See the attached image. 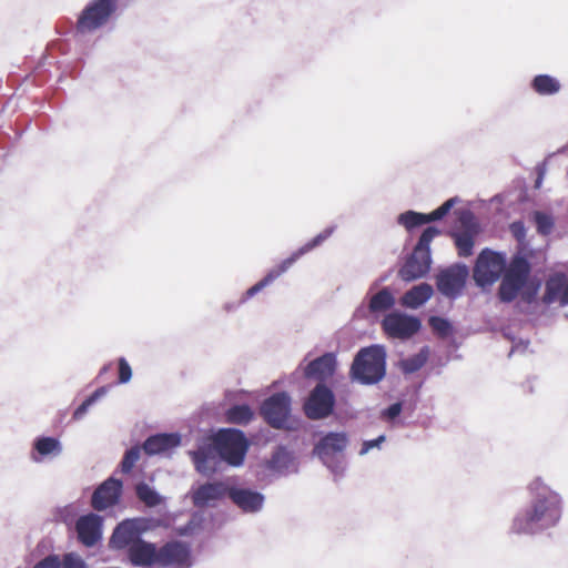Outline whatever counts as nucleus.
<instances>
[{"label":"nucleus","instance_id":"nucleus-1","mask_svg":"<svg viewBox=\"0 0 568 568\" xmlns=\"http://www.w3.org/2000/svg\"><path fill=\"white\" fill-rule=\"evenodd\" d=\"M532 494L530 506L518 514L511 525L515 534H535L554 527L561 517V498L542 483L540 478L529 484Z\"/></svg>","mask_w":568,"mask_h":568},{"label":"nucleus","instance_id":"nucleus-2","mask_svg":"<svg viewBox=\"0 0 568 568\" xmlns=\"http://www.w3.org/2000/svg\"><path fill=\"white\" fill-rule=\"evenodd\" d=\"M386 373V353L383 346L372 345L362 348L351 366V377L364 385L376 384Z\"/></svg>","mask_w":568,"mask_h":568},{"label":"nucleus","instance_id":"nucleus-3","mask_svg":"<svg viewBox=\"0 0 568 568\" xmlns=\"http://www.w3.org/2000/svg\"><path fill=\"white\" fill-rule=\"evenodd\" d=\"M440 231L435 226L426 227L413 253L407 257L404 265L400 267L398 275L405 282H412L425 276L430 268V243L435 236L439 235Z\"/></svg>","mask_w":568,"mask_h":568},{"label":"nucleus","instance_id":"nucleus-4","mask_svg":"<svg viewBox=\"0 0 568 568\" xmlns=\"http://www.w3.org/2000/svg\"><path fill=\"white\" fill-rule=\"evenodd\" d=\"M121 0H90L78 16L77 31L92 34L116 17Z\"/></svg>","mask_w":568,"mask_h":568},{"label":"nucleus","instance_id":"nucleus-5","mask_svg":"<svg viewBox=\"0 0 568 568\" xmlns=\"http://www.w3.org/2000/svg\"><path fill=\"white\" fill-rule=\"evenodd\" d=\"M528 256H531V252L520 247L518 253L511 258L498 288L500 301L506 303L514 301L519 291L525 286L531 271Z\"/></svg>","mask_w":568,"mask_h":568},{"label":"nucleus","instance_id":"nucleus-6","mask_svg":"<svg viewBox=\"0 0 568 568\" xmlns=\"http://www.w3.org/2000/svg\"><path fill=\"white\" fill-rule=\"evenodd\" d=\"M248 440L240 429L224 428L215 432V453L227 465L239 467L248 449Z\"/></svg>","mask_w":568,"mask_h":568},{"label":"nucleus","instance_id":"nucleus-7","mask_svg":"<svg viewBox=\"0 0 568 568\" xmlns=\"http://www.w3.org/2000/svg\"><path fill=\"white\" fill-rule=\"evenodd\" d=\"M332 234L331 229L324 230L322 233L317 234L314 239L305 243L297 251L291 254L287 258L283 260L278 265L274 266L268 273L256 284L250 287L245 295L246 297H252L264 287L273 283L276 278H278L282 274H284L301 256L308 253L316 246L321 245L325 240H327Z\"/></svg>","mask_w":568,"mask_h":568},{"label":"nucleus","instance_id":"nucleus-8","mask_svg":"<svg viewBox=\"0 0 568 568\" xmlns=\"http://www.w3.org/2000/svg\"><path fill=\"white\" fill-rule=\"evenodd\" d=\"M506 270L505 256L485 248L477 256L473 277L478 286L485 287L494 284Z\"/></svg>","mask_w":568,"mask_h":568},{"label":"nucleus","instance_id":"nucleus-9","mask_svg":"<svg viewBox=\"0 0 568 568\" xmlns=\"http://www.w3.org/2000/svg\"><path fill=\"white\" fill-rule=\"evenodd\" d=\"M334 392L324 383H317L303 403V413L311 420L329 417L335 408Z\"/></svg>","mask_w":568,"mask_h":568},{"label":"nucleus","instance_id":"nucleus-10","mask_svg":"<svg viewBox=\"0 0 568 568\" xmlns=\"http://www.w3.org/2000/svg\"><path fill=\"white\" fill-rule=\"evenodd\" d=\"M291 403L286 392L275 393L264 399L260 414L271 427L282 429L291 415Z\"/></svg>","mask_w":568,"mask_h":568},{"label":"nucleus","instance_id":"nucleus-11","mask_svg":"<svg viewBox=\"0 0 568 568\" xmlns=\"http://www.w3.org/2000/svg\"><path fill=\"white\" fill-rule=\"evenodd\" d=\"M148 530V521L143 518L125 519L116 525L110 538V547L121 550L130 548L142 540V535Z\"/></svg>","mask_w":568,"mask_h":568},{"label":"nucleus","instance_id":"nucleus-12","mask_svg":"<svg viewBox=\"0 0 568 568\" xmlns=\"http://www.w3.org/2000/svg\"><path fill=\"white\" fill-rule=\"evenodd\" d=\"M460 229L450 233L454 239L457 253L462 257L473 254L475 239L479 233V225L470 211H462L458 216Z\"/></svg>","mask_w":568,"mask_h":568},{"label":"nucleus","instance_id":"nucleus-13","mask_svg":"<svg viewBox=\"0 0 568 568\" xmlns=\"http://www.w3.org/2000/svg\"><path fill=\"white\" fill-rule=\"evenodd\" d=\"M419 318L399 312L387 314L382 327L385 334L392 338L408 339L420 329Z\"/></svg>","mask_w":568,"mask_h":568},{"label":"nucleus","instance_id":"nucleus-14","mask_svg":"<svg viewBox=\"0 0 568 568\" xmlns=\"http://www.w3.org/2000/svg\"><path fill=\"white\" fill-rule=\"evenodd\" d=\"M224 496H227L244 511H257L262 508L264 500L260 493L244 488L227 487L223 483L215 481V499Z\"/></svg>","mask_w":568,"mask_h":568},{"label":"nucleus","instance_id":"nucleus-15","mask_svg":"<svg viewBox=\"0 0 568 568\" xmlns=\"http://www.w3.org/2000/svg\"><path fill=\"white\" fill-rule=\"evenodd\" d=\"M468 276L466 265L456 264L442 271L436 277L438 291L450 298L460 294Z\"/></svg>","mask_w":568,"mask_h":568},{"label":"nucleus","instance_id":"nucleus-16","mask_svg":"<svg viewBox=\"0 0 568 568\" xmlns=\"http://www.w3.org/2000/svg\"><path fill=\"white\" fill-rule=\"evenodd\" d=\"M158 565L191 567V549L186 542L171 540L158 548Z\"/></svg>","mask_w":568,"mask_h":568},{"label":"nucleus","instance_id":"nucleus-17","mask_svg":"<svg viewBox=\"0 0 568 568\" xmlns=\"http://www.w3.org/2000/svg\"><path fill=\"white\" fill-rule=\"evenodd\" d=\"M182 436L180 433H156L146 437L142 444L145 455L170 457L181 446Z\"/></svg>","mask_w":568,"mask_h":568},{"label":"nucleus","instance_id":"nucleus-18","mask_svg":"<svg viewBox=\"0 0 568 568\" xmlns=\"http://www.w3.org/2000/svg\"><path fill=\"white\" fill-rule=\"evenodd\" d=\"M122 480L110 477L94 490L91 505L98 511H103L119 503L122 494Z\"/></svg>","mask_w":568,"mask_h":568},{"label":"nucleus","instance_id":"nucleus-19","mask_svg":"<svg viewBox=\"0 0 568 568\" xmlns=\"http://www.w3.org/2000/svg\"><path fill=\"white\" fill-rule=\"evenodd\" d=\"M457 201V197H452L429 214L407 211L398 216V223L407 230H413L423 224L442 220L452 210Z\"/></svg>","mask_w":568,"mask_h":568},{"label":"nucleus","instance_id":"nucleus-20","mask_svg":"<svg viewBox=\"0 0 568 568\" xmlns=\"http://www.w3.org/2000/svg\"><path fill=\"white\" fill-rule=\"evenodd\" d=\"M102 525L103 519L97 514L80 516L75 523L80 542L87 547L94 546L102 538Z\"/></svg>","mask_w":568,"mask_h":568},{"label":"nucleus","instance_id":"nucleus-21","mask_svg":"<svg viewBox=\"0 0 568 568\" xmlns=\"http://www.w3.org/2000/svg\"><path fill=\"white\" fill-rule=\"evenodd\" d=\"M336 366L337 362L335 354L325 353L324 355L311 361L305 366L304 376L325 384V382L332 378L335 374Z\"/></svg>","mask_w":568,"mask_h":568},{"label":"nucleus","instance_id":"nucleus-22","mask_svg":"<svg viewBox=\"0 0 568 568\" xmlns=\"http://www.w3.org/2000/svg\"><path fill=\"white\" fill-rule=\"evenodd\" d=\"M348 444L347 434L344 432H331L323 436L314 446L313 453L318 456L323 462L329 457L342 453Z\"/></svg>","mask_w":568,"mask_h":568},{"label":"nucleus","instance_id":"nucleus-23","mask_svg":"<svg viewBox=\"0 0 568 568\" xmlns=\"http://www.w3.org/2000/svg\"><path fill=\"white\" fill-rule=\"evenodd\" d=\"M128 558L133 567L149 568L158 565L156 545L142 539L128 549Z\"/></svg>","mask_w":568,"mask_h":568},{"label":"nucleus","instance_id":"nucleus-24","mask_svg":"<svg viewBox=\"0 0 568 568\" xmlns=\"http://www.w3.org/2000/svg\"><path fill=\"white\" fill-rule=\"evenodd\" d=\"M542 301L545 304L559 301L561 305H568V281L564 273L555 274L546 282Z\"/></svg>","mask_w":568,"mask_h":568},{"label":"nucleus","instance_id":"nucleus-25","mask_svg":"<svg viewBox=\"0 0 568 568\" xmlns=\"http://www.w3.org/2000/svg\"><path fill=\"white\" fill-rule=\"evenodd\" d=\"M32 446L30 459L34 463H41L45 457H57L62 453L61 442L51 436L37 437Z\"/></svg>","mask_w":568,"mask_h":568},{"label":"nucleus","instance_id":"nucleus-26","mask_svg":"<svg viewBox=\"0 0 568 568\" xmlns=\"http://www.w3.org/2000/svg\"><path fill=\"white\" fill-rule=\"evenodd\" d=\"M207 443L199 447L196 450H191L189 454L192 457L195 469L202 474L210 476L211 468L209 463L213 459V430L210 429L207 434Z\"/></svg>","mask_w":568,"mask_h":568},{"label":"nucleus","instance_id":"nucleus-27","mask_svg":"<svg viewBox=\"0 0 568 568\" xmlns=\"http://www.w3.org/2000/svg\"><path fill=\"white\" fill-rule=\"evenodd\" d=\"M433 295V287L427 283L413 286L402 297V304L409 308H417Z\"/></svg>","mask_w":568,"mask_h":568},{"label":"nucleus","instance_id":"nucleus-28","mask_svg":"<svg viewBox=\"0 0 568 568\" xmlns=\"http://www.w3.org/2000/svg\"><path fill=\"white\" fill-rule=\"evenodd\" d=\"M531 88L540 95H552L559 92L561 85L557 79L548 74H539L534 78Z\"/></svg>","mask_w":568,"mask_h":568},{"label":"nucleus","instance_id":"nucleus-29","mask_svg":"<svg viewBox=\"0 0 568 568\" xmlns=\"http://www.w3.org/2000/svg\"><path fill=\"white\" fill-rule=\"evenodd\" d=\"M195 507L202 508L213 501V481H207L199 487H192L189 493Z\"/></svg>","mask_w":568,"mask_h":568},{"label":"nucleus","instance_id":"nucleus-30","mask_svg":"<svg viewBox=\"0 0 568 568\" xmlns=\"http://www.w3.org/2000/svg\"><path fill=\"white\" fill-rule=\"evenodd\" d=\"M394 304L393 294L385 287L371 297L368 308L372 313H379L392 308Z\"/></svg>","mask_w":568,"mask_h":568},{"label":"nucleus","instance_id":"nucleus-31","mask_svg":"<svg viewBox=\"0 0 568 568\" xmlns=\"http://www.w3.org/2000/svg\"><path fill=\"white\" fill-rule=\"evenodd\" d=\"M429 356L428 347H423L417 354H414L400 361V368L405 374H413L419 371L427 362Z\"/></svg>","mask_w":568,"mask_h":568},{"label":"nucleus","instance_id":"nucleus-32","mask_svg":"<svg viewBox=\"0 0 568 568\" xmlns=\"http://www.w3.org/2000/svg\"><path fill=\"white\" fill-rule=\"evenodd\" d=\"M254 417V413L248 405H234L226 412V420L231 424L246 425Z\"/></svg>","mask_w":568,"mask_h":568},{"label":"nucleus","instance_id":"nucleus-33","mask_svg":"<svg viewBox=\"0 0 568 568\" xmlns=\"http://www.w3.org/2000/svg\"><path fill=\"white\" fill-rule=\"evenodd\" d=\"M138 498L149 507H155L161 503V496L150 485L140 483L135 487Z\"/></svg>","mask_w":568,"mask_h":568},{"label":"nucleus","instance_id":"nucleus-34","mask_svg":"<svg viewBox=\"0 0 568 568\" xmlns=\"http://www.w3.org/2000/svg\"><path fill=\"white\" fill-rule=\"evenodd\" d=\"M532 219L536 224L537 232L541 235H549L555 226L554 217L545 212L535 211L532 213Z\"/></svg>","mask_w":568,"mask_h":568},{"label":"nucleus","instance_id":"nucleus-35","mask_svg":"<svg viewBox=\"0 0 568 568\" xmlns=\"http://www.w3.org/2000/svg\"><path fill=\"white\" fill-rule=\"evenodd\" d=\"M142 446H133L128 449L119 465L120 471L129 474L133 469L136 462L140 459Z\"/></svg>","mask_w":568,"mask_h":568},{"label":"nucleus","instance_id":"nucleus-36","mask_svg":"<svg viewBox=\"0 0 568 568\" xmlns=\"http://www.w3.org/2000/svg\"><path fill=\"white\" fill-rule=\"evenodd\" d=\"M428 323L439 337H446L450 334L452 326L447 320L439 316H430Z\"/></svg>","mask_w":568,"mask_h":568},{"label":"nucleus","instance_id":"nucleus-37","mask_svg":"<svg viewBox=\"0 0 568 568\" xmlns=\"http://www.w3.org/2000/svg\"><path fill=\"white\" fill-rule=\"evenodd\" d=\"M201 521L202 515L200 513H194L186 525L178 528V532L181 536L192 535L194 534L195 529L200 526Z\"/></svg>","mask_w":568,"mask_h":568},{"label":"nucleus","instance_id":"nucleus-38","mask_svg":"<svg viewBox=\"0 0 568 568\" xmlns=\"http://www.w3.org/2000/svg\"><path fill=\"white\" fill-rule=\"evenodd\" d=\"M119 366V383L126 384L132 378V368L124 357L118 359Z\"/></svg>","mask_w":568,"mask_h":568},{"label":"nucleus","instance_id":"nucleus-39","mask_svg":"<svg viewBox=\"0 0 568 568\" xmlns=\"http://www.w3.org/2000/svg\"><path fill=\"white\" fill-rule=\"evenodd\" d=\"M61 568H88L84 560L74 554H67L61 561Z\"/></svg>","mask_w":568,"mask_h":568},{"label":"nucleus","instance_id":"nucleus-40","mask_svg":"<svg viewBox=\"0 0 568 568\" xmlns=\"http://www.w3.org/2000/svg\"><path fill=\"white\" fill-rule=\"evenodd\" d=\"M32 568H61V560L58 555H49L37 562Z\"/></svg>","mask_w":568,"mask_h":568},{"label":"nucleus","instance_id":"nucleus-41","mask_svg":"<svg viewBox=\"0 0 568 568\" xmlns=\"http://www.w3.org/2000/svg\"><path fill=\"white\" fill-rule=\"evenodd\" d=\"M509 230L513 236L523 244L526 237V227L523 221H515L510 224Z\"/></svg>","mask_w":568,"mask_h":568},{"label":"nucleus","instance_id":"nucleus-42","mask_svg":"<svg viewBox=\"0 0 568 568\" xmlns=\"http://www.w3.org/2000/svg\"><path fill=\"white\" fill-rule=\"evenodd\" d=\"M93 405V403L87 398L83 400V403L77 407V409L73 412L72 418L75 420H80L89 410V408Z\"/></svg>","mask_w":568,"mask_h":568},{"label":"nucleus","instance_id":"nucleus-43","mask_svg":"<svg viewBox=\"0 0 568 568\" xmlns=\"http://www.w3.org/2000/svg\"><path fill=\"white\" fill-rule=\"evenodd\" d=\"M384 440H385L384 435H381L376 439L365 440L363 443V446L361 449V455H364V454L368 453L372 448L379 446V444L383 443Z\"/></svg>","mask_w":568,"mask_h":568},{"label":"nucleus","instance_id":"nucleus-44","mask_svg":"<svg viewBox=\"0 0 568 568\" xmlns=\"http://www.w3.org/2000/svg\"><path fill=\"white\" fill-rule=\"evenodd\" d=\"M402 412V404L400 403H395V404H392L385 412H384V415L389 418V419H394L395 417H397Z\"/></svg>","mask_w":568,"mask_h":568},{"label":"nucleus","instance_id":"nucleus-45","mask_svg":"<svg viewBox=\"0 0 568 568\" xmlns=\"http://www.w3.org/2000/svg\"><path fill=\"white\" fill-rule=\"evenodd\" d=\"M109 389H110V386H101V387L97 388L88 398L94 404L100 398L105 396L108 394Z\"/></svg>","mask_w":568,"mask_h":568},{"label":"nucleus","instance_id":"nucleus-46","mask_svg":"<svg viewBox=\"0 0 568 568\" xmlns=\"http://www.w3.org/2000/svg\"><path fill=\"white\" fill-rule=\"evenodd\" d=\"M110 368V364L102 367L100 374H104Z\"/></svg>","mask_w":568,"mask_h":568},{"label":"nucleus","instance_id":"nucleus-47","mask_svg":"<svg viewBox=\"0 0 568 568\" xmlns=\"http://www.w3.org/2000/svg\"><path fill=\"white\" fill-rule=\"evenodd\" d=\"M280 454H281V453L278 452V453H276V454H274V455H273V459H272V462H273V463H276V460H277V458H278Z\"/></svg>","mask_w":568,"mask_h":568}]
</instances>
